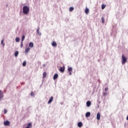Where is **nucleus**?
<instances>
[{
  "label": "nucleus",
  "instance_id": "1",
  "mask_svg": "<svg viewBox=\"0 0 128 128\" xmlns=\"http://www.w3.org/2000/svg\"><path fill=\"white\" fill-rule=\"evenodd\" d=\"M28 12H30V8L28 6H24L23 7V14H28Z\"/></svg>",
  "mask_w": 128,
  "mask_h": 128
},
{
  "label": "nucleus",
  "instance_id": "2",
  "mask_svg": "<svg viewBox=\"0 0 128 128\" xmlns=\"http://www.w3.org/2000/svg\"><path fill=\"white\" fill-rule=\"evenodd\" d=\"M122 64H124L126 62V58L124 56V54H122Z\"/></svg>",
  "mask_w": 128,
  "mask_h": 128
},
{
  "label": "nucleus",
  "instance_id": "3",
  "mask_svg": "<svg viewBox=\"0 0 128 128\" xmlns=\"http://www.w3.org/2000/svg\"><path fill=\"white\" fill-rule=\"evenodd\" d=\"M3 98H4V92L2 90H0V102L2 100Z\"/></svg>",
  "mask_w": 128,
  "mask_h": 128
},
{
  "label": "nucleus",
  "instance_id": "4",
  "mask_svg": "<svg viewBox=\"0 0 128 128\" xmlns=\"http://www.w3.org/2000/svg\"><path fill=\"white\" fill-rule=\"evenodd\" d=\"M64 70H66V68L64 67V66L63 67L60 66L59 70L60 72H64Z\"/></svg>",
  "mask_w": 128,
  "mask_h": 128
},
{
  "label": "nucleus",
  "instance_id": "5",
  "mask_svg": "<svg viewBox=\"0 0 128 128\" xmlns=\"http://www.w3.org/2000/svg\"><path fill=\"white\" fill-rule=\"evenodd\" d=\"M96 120H100V112H98L96 115Z\"/></svg>",
  "mask_w": 128,
  "mask_h": 128
},
{
  "label": "nucleus",
  "instance_id": "6",
  "mask_svg": "<svg viewBox=\"0 0 128 128\" xmlns=\"http://www.w3.org/2000/svg\"><path fill=\"white\" fill-rule=\"evenodd\" d=\"M68 72H70V76H72V68L70 67L68 68Z\"/></svg>",
  "mask_w": 128,
  "mask_h": 128
},
{
  "label": "nucleus",
  "instance_id": "7",
  "mask_svg": "<svg viewBox=\"0 0 128 128\" xmlns=\"http://www.w3.org/2000/svg\"><path fill=\"white\" fill-rule=\"evenodd\" d=\"M10 122L8 120H6V121H5L4 122V124L5 126H10Z\"/></svg>",
  "mask_w": 128,
  "mask_h": 128
},
{
  "label": "nucleus",
  "instance_id": "8",
  "mask_svg": "<svg viewBox=\"0 0 128 128\" xmlns=\"http://www.w3.org/2000/svg\"><path fill=\"white\" fill-rule=\"evenodd\" d=\"M52 46H58V44H56V42L53 41L52 43Z\"/></svg>",
  "mask_w": 128,
  "mask_h": 128
},
{
  "label": "nucleus",
  "instance_id": "9",
  "mask_svg": "<svg viewBox=\"0 0 128 128\" xmlns=\"http://www.w3.org/2000/svg\"><path fill=\"white\" fill-rule=\"evenodd\" d=\"M32 122H29L28 125L26 127V128H32Z\"/></svg>",
  "mask_w": 128,
  "mask_h": 128
},
{
  "label": "nucleus",
  "instance_id": "10",
  "mask_svg": "<svg viewBox=\"0 0 128 128\" xmlns=\"http://www.w3.org/2000/svg\"><path fill=\"white\" fill-rule=\"evenodd\" d=\"M52 100H54V96H51L48 102V104H51L52 102Z\"/></svg>",
  "mask_w": 128,
  "mask_h": 128
},
{
  "label": "nucleus",
  "instance_id": "11",
  "mask_svg": "<svg viewBox=\"0 0 128 128\" xmlns=\"http://www.w3.org/2000/svg\"><path fill=\"white\" fill-rule=\"evenodd\" d=\"M86 118H90V112H87L86 114Z\"/></svg>",
  "mask_w": 128,
  "mask_h": 128
},
{
  "label": "nucleus",
  "instance_id": "12",
  "mask_svg": "<svg viewBox=\"0 0 128 128\" xmlns=\"http://www.w3.org/2000/svg\"><path fill=\"white\" fill-rule=\"evenodd\" d=\"M58 78V74H54L53 77L54 80H56Z\"/></svg>",
  "mask_w": 128,
  "mask_h": 128
},
{
  "label": "nucleus",
  "instance_id": "13",
  "mask_svg": "<svg viewBox=\"0 0 128 128\" xmlns=\"http://www.w3.org/2000/svg\"><path fill=\"white\" fill-rule=\"evenodd\" d=\"M92 104V102H90V101H88L86 102V106H90V105Z\"/></svg>",
  "mask_w": 128,
  "mask_h": 128
},
{
  "label": "nucleus",
  "instance_id": "14",
  "mask_svg": "<svg viewBox=\"0 0 128 128\" xmlns=\"http://www.w3.org/2000/svg\"><path fill=\"white\" fill-rule=\"evenodd\" d=\"M30 48H26L25 49V52L26 54H28V52H30Z\"/></svg>",
  "mask_w": 128,
  "mask_h": 128
},
{
  "label": "nucleus",
  "instance_id": "15",
  "mask_svg": "<svg viewBox=\"0 0 128 128\" xmlns=\"http://www.w3.org/2000/svg\"><path fill=\"white\" fill-rule=\"evenodd\" d=\"M78 128H82V122H78Z\"/></svg>",
  "mask_w": 128,
  "mask_h": 128
},
{
  "label": "nucleus",
  "instance_id": "16",
  "mask_svg": "<svg viewBox=\"0 0 128 128\" xmlns=\"http://www.w3.org/2000/svg\"><path fill=\"white\" fill-rule=\"evenodd\" d=\"M85 12L86 14H88L90 12V10L87 8H86Z\"/></svg>",
  "mask_w": 128,
  "mask_h": 128
},
{
  "label": "nucleus",
  "instance_id": "17",
  "mask_svg": "<svg viewBox=\"0 0 128 128\" xmlns=\"http://www.w3.org/2000/svg\"><path fill=\"white\" fill-rule=\"evenodd\" d=\"M29 46L30 48H34V43L32 42H31L29 44Z\"/></svg>",
  "mask_w": 128,
  "mask_h": 128
},
{
  "label": "nucleus",
  "instance_id": "18",
  "mask_svg": "<svg viewBox=\"0 0 128 128\" xmlns=\"http://www.w3.org/2000/svg\"><path fill=\"white\" fill-rule=\"evenodd\" d=\"M37 34H39V36L42 35V33L40 32V27L38 28L37 30Z\"/></svg>",
  "mask_w": 128,
  "mask_h": 128
},
{
  "label": "nucleus",
  "instance_id": "19",
  "mask_svg": "<svg viewBox=\"0 0 128 128\" xmlns=\"http://www.w3.org/2000/svg\"><path fill=\"white\" fill-rule=\"evenodd\" d=\"M46 78V72H44L43 73V78Z\"/></svg>",
  "mask_w": 128,
  "mask_h": 128
},
{
  "label": "nucleus",
  "instance_id": "20",
  "mask_svg": "<svg viewBox=\"0 0 128 128\" xmlns=\"http://www.w3.org/2000/svg\"><path fill=\"white\" fill-rule=\"evenodd\" d=\"M15 40L16 42H20V38L17 37L16 38Z\"/></svg>",
  "mask_w": 128,
  "mask_h": 128
},
{
  "label": "nucleus",
  "instance_id": "21",
  "mask_svg": "<svg viewBox=\"0 0 128 128\" xmlns=\"http://www.w3.org/2000/svg\"><path fill=\"white\" fill-rule=\"evenodd\" d=\"M14 56H15L16 58L18 56V51H16L15 52Z\"/></svg>",
  "mask_w": 128,
  "mask_h": 128
},
{
  "label": "nucleus",
  "instance_id": "22",
  "mask_svg": "<svg viewBox=\"0 0 128 128\" xmlns=\"http://www.w3.org/2000/svg\"><path fill=\"white\" fill-rule=\"evenodd\" d=\"M105 8H106V5H104V4H102V10H104Z\"/></svg>",
  "mask_w": 128,
  "mask_h": 128
},
{
  "label": "nucleus",
  "instance_id": "23",
  "mask_svg": "<svg viewBox=\"0 0 128 128\" xmlns=\"http://www.w3.org/2000/svg\"><path fill=\"white\" fill-rule=\"evenodd\" d=\"M26 36H22V42H23L24 40V38H25Z\"/></svg>",
  "mask_w": 128,
  "mask_h": 128
},
{
  "label": "nucleus",
  "instance_id": "24",
  "mask_svg": "<svg viewBox=\"0 0 128 128\" xmlns=\"http://www.w3.org/2000/svg\"><path fill=\"white\" fill-rule=\"evenodd\" d=\"M23 66H26V62L24 61L23 64H22Z\"/></svg>",
  "mask_w": 128,
  "mask_h": 128
},
{
  "label": "nucleus",
  "instance_id": "25",
  "mask_svg": "<svg viewBox=\"0 0 128 128\" xmlns=\"http://www.w3.org/2000/svg\"><path fill=\"white\" fill-rule=\"evenodd\" d=\"M74 10V7H70V8H69V10H70V12H72V10Z\"/></svg>",
  "mask_w": 128,
  "mask_h": 128
},
{
  "label": "nucleus",
  "instance_id": "26",
  "mask_svg": "<svg viewBox=\"0 0 128 128\" xmlns=\"http://www.w3.org/2000/svg\"><path fill=\"white\" fill-rule=\"evenodd\" d=\"M4 40H2L1 42V44H2L3 46H4Z\"/></svg>",
  "mask_w": 128,
  "mask_h": 128
},
{
  "label": "nucleus",
  "instance_id": "27",
  "mask_svg": "<svg viewBox=\"0 0 128 128\" xmlns=\"http://www.w3.org/2000/svg\"><path fill=\"white\" fill-rule=\"evenodd\" d=\"M102 24H104V17L102 18Z\"/></svg>",
  "mask_w": 128,
  "mask_h": 128
},
{
  "label": "nucleus",
  "instance_id": "28",
  "mask_svg": "<svg viewBox=\"0 0 128 128\" xmlns=\"http://www.w3.org/2000/svg\"><path fill=\"white\" fill-rule=\"evenodd\" d=\"M23 43H24V42H20V44H20V48H22V46H24V44H23Z\"/></svg>",
  "mask_w": 128,
  "mask_h": 128
},
{
  "label": "nucleus",
  "instance_id": "29",
  "mask_svg": "<svg viewBox=\"0 0 128 128\" xmlns=\"http://www.w3.org/2000/svg\"><path fill=\"white\" fill-rule=\"evenodd\" d=\"M30 95L32 96H34V94L33 92H32L30 93Z\"/></svg>",
  "mask_w": 128,
  "mask_h": 128
},
{
  "label": "nucleus",
  "instance_id": "30",
  "mask_svg": "<svg viewBox=\"0 0 128 128\" xmlns=\"http://www.w3.org/2000/svg\"><path fill=\"white\" fill-rule=\"evenodd\" d=\"M104 90L105 92H108V88H106Z\"/></svg>",
  "mask_w": 128,
  "mask_h": 128
},
{
  "label": "nucleus",
  "instance_id": "31",
  "mask_svg": "<svg viewBox=\"0 0 128 128\" xmlns=\"http://www.w3.org/2000/svg\"><path fill=\"white\" fill-rule=\"evenodd\" d=\"M8 112V110H4V114H6Z\"/></svg>",
  "mask_w": 128,
  "mask_h": 128
},
{
  "label": "nucleus",
  "instance_id": "32",
  "mask_svg": "<svg viewBox=\"0 0 128 128\" xmlns=\"http://www.w3.org/2000/svg\"><path fill=\"white\" fill-rule=\"evenodd\" d=\"M106 94H107L106 93V92H104V93H103V96H106Z\"/></svg>",
  "mask_w": 128,
  "mask_h": 128
},
{
  "label": "nucleus",
  "instance_id": "33",
  "mask_svg": "<svg viewBox=\"0 0 128 128\" xmlns=\"http://www.w3.org/2000/svg\"><path fill=\"white\" fill-rule=\"evenodd\" d=\"M126 120H128V116H127V117H126Z\"/></svg>",
  "mask_w": 128,
  "mask_h": 128
}]
</instances>
